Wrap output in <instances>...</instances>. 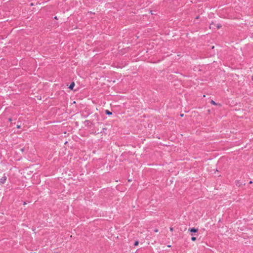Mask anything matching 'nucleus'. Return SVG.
<instances>
[{
    "label": "nucleus",
    "mask_w": 253,
    "mask_h": 253,
    "mask_svg": "<svg viewBox=\"0 0 253 253\" xmlns=\"http://www.w3.org/2000/svg\"><path fill=\"white\" fill-rule=\"evenodd\" d=\"M250 184H252L253 183V182L252 181H250V182H249Z\"/></svg>",
    "instance_id": "4468645a"
},
{
    "label": "nucleus",
    "mask_w": 253,
    "mask_h": 253,
    "mask_svg": "<svg viewBox=\"0 0 253 253\" xmlns=\"http://www.w3.org/2000/svg\"><path fill=\"white\" fill-rule=\"evenodd\" d=\"M154 231H155V232H158V230L157 229H155V230H154Z\"/></svg>",
    "instance_id": "f8f14e48"
},
{
    "label": "nucleus",
    "mask_w": 253,
    "mask_h": 253,
    "mask_svg": "<svg viewBox=\"0 0 253 253\" xmlns=\"http://www.w3.org/2000/svg\"><path fill=\"white\" fill-rule=\"evenodd\" d=\"M138 243H138V241H135V243H134V245L135 246H137V245H138Z\"/></svg>",
    "instance_id": "6e6552de"
},
{
    "label": "nucleus",
    "mask_w": 253,
    "mask_h": 253,
    "mask_svg": "<svg viewBox=\"0 0 253 253\" xmlns=\"http://www.w3.org/2000/svg\"><path fill=\"white\" fill-rule=\"evenodd\" d=\"M252 79L253 80V77H252Z\"/></svg>",
    "instance_id": "dca6fc26"
},
{
    "label": "nucleus",
    "mask_w": 253,
    "mask_h": 253,
    "mask_svg": "<svg viewBox=\"0 0 253 253\" xmlns=\"http://www.w3.org/2000/svg\"><path fill=\"white\" fill-rule=\"evenodd\" d=\"M216 26V24H215V23L212 22L211 23V24L210 25V28L211 29H215Z\"/></svg>",
    "instance_id": "f03ea898"
},
{
    "label": "nucleus",
    "mask_w": 253,
    "mask_h": 253,
    "mask_svg": "<svg viewBox=\"0 0 253 253\" xmlns=\"http://www.w3.org/2000/svg\"><path fill=\"white\" fill-rule=\"evenodd\" d=\"M216 27L217 29H219L221 27V25L219 24H216Z\"/></svg>",
    "instance_id": "0eeeda50"
},
{
    "label": "nucleus",
    "mask_w": 253,
    "mask_h": 253,
    "mask_svg": "<svg viewBox=\"0 0 253 253\" xmlns=\"http://www.w3.org/2000/svg\"><path fill=\"white\" fill-rule=\"evenodd\" d=\"M180 116H181V117H183V114H181Z\"/></svg>",
    "instance_id": "2eb2a0df"
},
{
    "label": "nucleus",
    "mask_w": 253,
    "mask_h": 253,
    "mask_svg": "<svg viewBox=\"0 0 253 253\" xmlns=\"http://www.w3.org/2000/svg\"><path fill=\"white\" fill-rule=\"evenodd\" d=\"M17 128H20V125H17Z\"/></svg>",
    "instance_id": "9b49d317"
},
{
    "label": "nucleus",
    "mask_w": 253,
    "mask_h": 253,
    "mask_svg": "<svg viewBox=\"0 0 253 253\" xmlns=\"http://www.w3.org/2000/svg\"><path fill=\"white\" fill-rule=\"evenodd\" d=\"M196 240V237H192L191 238V240L193 241H195Z\"/></svg>",
    "instance_id": "1a4fd4ad"
},
{
    "label": "nucleus",
    "mask_w": 253,
    "mask_h": 253,
    "mask_svg": "<svg viewBox=\"0 0 253 253\" xmlns=\"http://www.w3.org/2000/svg\"><path fill=\"white\" fill-rule=\"evenodd\" d=\"M188 230L189 231L193 233H196L198 231V229L194 228H189Z\"/></svg>",
    "instance_id": "7ed1b4c3"
},
{
    "label": "nucleus",
    "mask_w": 253,
    "mask_h": 253,
    "mask_svg": "<svg viewBox=\"0 0 253 253\" xmlns=\"http://www.w3.org/2000/svg\"><path fill=\"white\" fill-rule=\"evenodd\" d=\"M211 103L212 104V105H217V103L215 101L212 100H211Z\"/></svg>",
    "instance_id": "423d86ee"
},
{
    "label": "nucleus",
    "mask_w": 253,
    "mask_h": 253,
    "mask_svg": "<svg viewBox=\"0 0 253 253\" xmlns=\"http://www.w3.org/2000/svg\"><path fill=\"white\" fill-rule=\"evenodd\" d=\"M75 86V83L74 82H72L71 84L70 85L69 88L70 89H73V87L74 86Z\"/></svg>",
    "instance_id": "20e7f679"
},
{
    "label": "nucleus",
    "mask_w": 253,
    "mask_h": 253,
    "mask_svg": "<svg viewBox=\"0 0 253 253\" xmlns=\"http://www.w3.org/2000/svg\"><path fill=\"white\" fill-rule=\"evenodd\" d=\"M8 121H9V122H11V121H12V119H11V118H9V119H8Z\"/></svg>",
    "instance_id": "ddd939ff"
},
{
    "label": "nucleus",
    "mask_w": 253,
    "mask_h": 253,
    "mask_svg": "<svg viewBox=\"0 0 253 253\" xmlns=\"http://www.w3.org/2000/svg\"><path fill=\"white\" fill-rule=\"evenodd\" d=\"M105 113H106V114H107V115H111V114H112V112H110V111H109V110H106L105 111Z\"/></svg>",
    "instance_id": "39448f33"
},
{
    "label": "nucleus",
    "mask_w": 253,
    "mask_h": 253,
    "mask_svg": "<svg viewBox=\"0 0 253 253\" xmlns=\"http://www.w3.org/2000/svg\"><path fill=\"white\" fill-rule=\"evenodd\" d=\"M170 230L171 231H172L173 230V228H172V227H170Z\"/></svg>",
    "instance_id": "9d476101"
},
{
    "label": "nucleus",
    "mask_w": 253,
    "mask_h": 253,
    "mask_svg": "<svg viewBox=\"0 0 253 253\" xmlns=\"http://www.w3.org/2000/svg\"><path fill=\"white\" fill-rule=\"evenodd\" d=\"M7 177L5 176H3L0 179V183L3 184L5 182Z\"/></svg>",
    "instance_id": "f257e3e1"
}]
</instances>
